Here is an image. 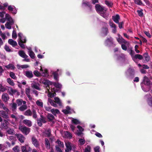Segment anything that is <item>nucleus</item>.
<instances>
[{"label": "nucleus", "instance_id": "1", "mask_svg": "<svg viewBox=\"0 0 152 152\" xmlns=\"http://www.w3.org/2000/svg\"><path fill=\"white\" fill-rule=\"evenodd\" d=\"M125 74L127 78L132 79L134 76L135 70L133 68L130 67L125 72Z\"/></svg>", "mask_w": 152, "mask_h": 152}, {"label": "nucleus", "instance_id": "2", "mask_svg": "<svg viewBox=\"0 0 152 152\" xmlns=\"http://www.w3.org/2000/svg\"><path fill=\"white\" fill-rule=\"evenodd\" d=\"M142 83L148 87V90H144V91L145 92H148V91H149L150 90H151V92L152 93V90H151V87L150 86L151 81L146 76L144 77Z\"/></svg>", "mask_w": 152, "mask_h": 152}, {"label": "nucleus", "instance_id": "3", "mask_svg": "<svg viewBox=\"0 0 152 152\" xmlns=\"http://www.w3.org/2000/svg\"><path fill=\"white\" fill-rule=\"evenodd\" d=\"M40 118H37V123L39 126L41 127L42 125V123L45 124L47 123L46 118L42 115L40 116Z\"/></svg>", "mask_w": 152, "mask_h": 152}, {"label": "nucleus", "instance_id": "4", "mask_svg": "<svg viewBox=\"0 0 152 152\" xmlns=\"http://www.w3.org/2000/svg\"><path fill=\"white\" fill-rule=\"evenodd\" d=\"M19 129L22 133L25 135L28 134L30 132V129L25 126H20L19 127Z\"/></svg>", "mask_w": 152, "mask_h": 152}, {"label": "nucleus", "instance_id": "5", "mask_svg": "<svg viewBox=\"0 0 152 152\" xmlns=\"http://www.w3.org/2000/svg\"><path fill=\"white\" fill-rule=\"evenodd\" d=\"M95 9L96 12L98 13H100L104 12V11L106 12L107 9L105 7L99 4H96L95 6Z\"/></svg>", "mask_w": 152, "mask_h": 152}, {"label": "nucleus", "instance_id": "6", "mask_svg": "<svg viewBox=\"0 0 152 152\" xmlns=\"http://www.w3.org/2000/svg\"><path fill=\"white\" fill-rule=\"evenodd\" d=\"M22 152H31V148L27 145L21 146Z\"/></svg>", "mask_w": 152, "mask_h": 152}, {"label": "nucleus", "instance_id": "7", "mask_svg": "<svg viewBox=\"0 0 152 152\" xmlns=\"http://www.w3.org/2000/svg\"><path fill=\"white\" fill-rule=\"evenodd\" d=\"M104 43L106 46H110L113 43V39L111 37L107 38L105 41Z\"/></svg>", "mask_w": 152, "mask_h": 152}, {"label": "nucleus", "instance_id": "8", "mask_svg": "<svg viewBox=\"0 0 152 152\" xmlns=\"http://www.w3.org/2000/svg\"><path fill=\"white\" fill-rule=\"evenodd\" d=\"M109 31L107 27H103L102 28L101 33L103 37L107 36L109 33Z\"/></svg>", "mask_w": 152, "mask_h": 152}, {"label": "nucleus", "instance_id": "9", "mask_svg": "<svg viewBox=\"0 0 152 152\" xmlns=\"http://www.w3.org/2000/svg\"><path fill=\"white\" fill-rule=\"evenodd\" d=\"M18 140L21 142L23 143L25 139V137L21 134H15Z\"/></svg>", "mask_w": 152, "mask_h": 152}, {"label": "nucleus", "instance_id": "10", "mask_svg": "<svg viewBox=\"0 0 152 152\" xmlns=\"http://www.w3.org/2000/svg\"><path fill=\"white\" fill-rule=\"evenodd\" d=\"M9 112L4 110L0 111V115L4 118L7 119L9 118L8 115Z\"/></svg>", "mask_w": 152, "mask_h": 152}, {"label": "nucleus", "instance_id": "11", "mask_svg": "<svg viewBox=\"0 0 152 152\" xmlns=\"http://www.w3.org/2000/svg\"><path fill=\"white\" fill-rule=\"evenodd\" d=\"M31 141L32 144L36 147H37L39 146V143L37 139L35 137L33 136L31 138Z\"/></svg>", "mask_w": 152, "mask_h": 152}, {"label": "nucleus", "instance_id": "12", "mask_svg": "<svg viewBox=\"0 0 152 152\" xmlns=\"http://www.w3.org/2000/svg\"><path fill=\"white\" fill-rule=\"evenodd\" d=\"M145 96L148 98L147 102L148 104L151 106H152V99L151 94L146 95Z\"/></svg>", "mask_w": 152, "mask_h": 152}, {"label": "nucleus", "instance_id": "13", "mask_svg": "<svg viewBox=\"0 0 152 152\" xmlns=\"http://www.w3.org/2000/svg\"><path fill=\"white\" fill-rule=\"evenodd\" d=\"M8 43L12 46L13 47L17 45V43L16 41L13 40L12 39H10L8 40Z\"/></svg>", "mask_w": 152, "mask_h": 152}, {"label": "nucleus", "instance_id": "14", "mask_svg": "<svg viewBox=\"0 0 152 152\" xmlns=\"http://www.w3.org/2000/svg\"><path fill=\"white\" fill-rule=\"evenodd\" d=\"M120 19V16L118 14H117L116 15L113 16L112 17V19L116 23H118L119 20Z\"/></svg>", "mask_w": 152, "mask_h": 152}, {"label": "nucleus", "instance_id": "15", "mask_svg": "<svg viewBox=\"0 0 152 152\" xmlns=\"http://www.w3.org/2000/svg\"><path fill=\"white\" fill-rule=\"evenodd\" d=\"M43 83L45 85H47V87L50 88L49 85H53V82H52L48 80H45L43 81Z\"/></svg>", "mask_w": 152, "mask_h": 152}, {"label": "nucleus", "instance_id": "16", "mask_svg": "<svg viewBox=\"0 0 152 152\" xmlns=\"http://www.w3.org/2000/svg\"><path fill=\"white\" fill-rule=\"evenodd\" d=\"M23 123L28 127H31L32 125L31 121L29 120H24L23 121Z\"/></svg>", "mask_w": 152, "mask_h": 152}, {"label": "nucleus", "instance_id": "17", "mask_svg": "<svg viewBox=\"0 0 152 152\" xmlns=\"http://www.w3.org/2000/svg\"><path fill=\"white\" fill-rule=\"evenodd\" d=\"M18 54L20 56L23 58H26L28 57V56L25 53L24 51L23 50H20L18 52Z\"/></svg>", "mask_w": 152, "mask_h": 152}, {"label": "nucleus", "instance_id": "18", "mask_svg": "<svg viewBox=\"0 0 152 152\" xmlns=\"http://www.w3.org/2000/svg\"><path fill=\"white\" fill-rule=\"evenodd\" d=\"M2 99L4 102H7L9 99L8 94L7 93L3 94L2 96Z\"/></svg>", "mask_w": 152, "mask_h": 152}, {"label": "nucleus", "instance_id": "19", "mask_svg": "<svg viewBox=\"0 0 152 152\" xmlns=\"http://www.w3.org/2000/svg\"><path fill=\"white\" fill-rule=\"evenodd\" d=\"M26 40L24 39V41H22V39H20V40H19L18 42V45L22 48L24 49L25 48V45L23 44L24 43H26Z\"/></svg>", "mask_w": 152, "mask_h": 152}, {"label": "nucleus", "instance_id": "20", "mask_svg": "<svg viewBox=\"0 0 152 152\" xmlns=\"http://www.w3.org/2000/svg\"><path fill=\"white\" fill-rule=\"evenodd\" d=\"M45 146L47 149H50V145L48 139L45 138Z\"/></svg>", "mask_w": 152, "mask_h": 152}, {"label": "nucleus", "instance_id": "21", "mask_svg": "<svg viewBox=\"0 0 152 152\" xmlns=\"http://www.w3.org/2000/svg\"><path fill=\"white\" fill-rule=\"evenodd\" d=\"M117 41L119 43H124L126 44V41L122 37H120L119 38H117Z\"/></svg>", "mask_w": 152, "mask_h": 152}, {"label": "nucleus", "instance_id": "22", "mask_svg": "<svg viewBox=\"0 0 152 152\" xmlns=\"http://www.w3.org/2000/svg\"><path fill=\"white\" fill-rule=\"evenodd\" d=\"M47 118L48 119L49 121L51 122L55 119L54 116L51 114L48 113L47 116Z\"/></svg>", "mask_w": 152, "mask_h": 152}, {"label": "nucleus", "instance_id": "23", "mask_svg": "<svg viewBox=\"0 0 152 152\" xmlns=\"http://www.w3.org/2000/svg\"><path fill=\"white\" fill-rule=\"evenodd\" d=\"M26 76L29 78H32L33 76L32 72L30 71H26Z\"/></svg>", "mask_w": 152, "mask_h": 152}, {"label": "nucleus", "instance_id": "24", "mask_svg": "<svg viewBox=\"0 0 152 152\" xmlns=\"http://www.w3.org/2000/svg\"><path fill=\"white\" fill-rule=\"evenodd\" d=\"M7 133L8 134L13 135L15 134V131L14 130L11 128H8L6 131Z\"/></svg>", "mask_w": 152, "mask_h": 152}, {"label": "nucleus", "instance_id": "25", "mask_svg": "<svg viewBox=\"0 0 152 152\" xmlns=\"http://www.w3.org/2000/svg\"><path fill=\"white\" fill-rule=\"evenodd\" d=\"M143 57L145 59V61H146V62H148L149 61L150 57L148 56V53H145L143 54Z\"/></svg>", "mask_w": 152, "mask_h": 152}, {"label": "nucleus", "instance_id": "26", "mask_svg": "<svg viewBox=\"0 0 152 152\" xmlns=\"http://www.w3.org/2000/svg\"><path fill=\"white\" fill-rule=\"evenodd\" d=\"M48 101L52 105L55 107H57V104L55 102L54 100H52L48 98Z\"/></svg>", "mask_w": 152, "mask_h": 152}, {"label": "nucleus", "instance_id": "27", "mask_svg": "<svg viewBox=\"0 0 152 152\" xmlns=\"http://www.w3.org/2000/svg\"><path fill=\"white\" fill-rule=\"evenodd\" d=\"M0 108H2L5 111L7 112H9V109L5 106L4 104L3 103L0 104Z\"/></svg>", "mask_w": 152, "mask_h": 152}, {"label": "nucleus", "instance_id": "28", "mask_svg": "<svg viewBox=\"0 0 152 152\" xmlns=\"http://www.w3.org/2000/svg\"><path fill=\"white\" fill-rule=\"evenodd\" d=\"M32 112L31 111V110L28 109L24 113V115L26 116H31L32 115Z\"/></svg>", "mask_w": 152, "mask_h": 152}, {"label": "nucleus", "instance_id": "29", "mask_svg": "<svg viewBox=\"0 0 152 152\" xmlns=\"http://www.w3.org/2000/svg\"><path fill=\"white\" fill-rule=\"evenodd\" d=\"M51 112L54 115H56V114H59L60 113V111L58 109H53L51 110Z\"/></svg>", "mask_w": 152, "mask_h": 152}, {"label": "nucleus", "instance_id": "30", "mask_svg": "<svg viewBox=\"0 0 152 152\" xmlns=\"http://www.w3.org/2000/svg\"><path fill=\"white\" fill-rule=\"evenodd\" d=\"M28 53L30 57L32 59H34L35 58V54L34 52L31 50H30Z\"/></svg>", "mask_w": 152, "mask_h": 152}, {"label": "nucleus", "instance_id": "31", "mask_svg": "<svg viewBox=\"0 0 152 152\" xmlns=\"http://www.w3.org/2000/svg\"><path fill=\"white\" fill-rule=\"evenodd\" d=\"M56 143H57L58 144V146L59 147L62 148L64 147V145L63 142H61L58 139L56 141Z\"/></svg>", "mask_w": 152, "mask_h": 152}, {"label": "nucleus", "instance_id": "32", "mask_svg": "<svg viewBox=\"0 0 152 152\" xmlns=\"http://www.w3.org/2000/svg\"><path fill=\"white\" fill-rule=\"evenodd\" d=\"M27 108V107L26 105H23L20 107L19 110L21 111H23L26 109Z\"/></svg>", "mask_w": 152, "mask_h": 152}, {"label": "nucleus", "instance_id": "33", "mask_svg": "<svg viewBox=\"0 0 152 152\" xmlns=\"http://www.w3.org/2000/svg\"><path fill=\"white\" fill-rule=\"evenodd\" d=\"M104 3L105 4L109 7H112L113 5L112 3L109 1L107 0H106L104 1Z\"/></svg>", "mask_w": 152, "mask_h": 152}, {"label": "nucleus", "instance_id": "34", "mask_svg": "<svg viewBox=\"0 0 152 152\" xmlns=\"http://www.w3.org/2000/svg\"><path fill=\"white\" fill-rule=\"evenodd\" d=\"M23 34L21 33H18V36L19 37V40H20V39H22V41H24V39H26V37L24 36H22Z\"/></svg>", "mask_w": 152, "mask_h": 152}, {"label": "nucleus", "instance_id": "35", "mask_svg": "<svg viewBox=\"0 0 152 152\" xmlns=\"http://www.w3.org/2000/svg\"><path fill=\"white\" fill-rule=\"evenodd\" d=\"M134 57L135 58L138 59L139 60H142L143 58V56L139 54H136L134 55Z\"/></svg>", "mask_w": 152, "mask_h": 152}, {"label": "nucleus", "instance_id": "36", "mask_svg": "<svg viewBox=\"0 0 152 152\" xmlns=\"http://www.w3.org/2000/svg\"><path fill=\"white\" fill-rule=\"evenodd\" d=\"M71 143L69 142L66 143V148L65 150H69L71 151L72 150V147L70 145Z\"/></svg>", "mask_w": 152, "mask_h": 152}, {"label": "nucleus", "instance_id": "37", "mask_svg": "<svg viewBox=\"0 0 152 152\" xmlns=\"http://www.w3.org/2000/svg\"><path fill=\"white\" fill-rule=\"evenodd\" d=\"M7 82L11 85L14 86L15 85V83H14L13 80H12L10 78H7Z\"/></svg>", "mask_w": 152, "mask_h": 152}, {"label": "nucleus", "instance_id": "38", "mask_svg": "<svg viewBox=\"0 0 152 152\" xmlns=\"http://www.w3.org/2000/svg\"><path fill=\"white\" fill-rule=\"evenodd\" d=\"M53 85L56 88L60 89L62 87V85L59 83L53 82Z\"/></svg>", "mask_w": 152, "mask_h": 152}, {"label": "nucleus", "instance_id": "39", "mask_svg": "<svg viewBox=\"0 0 152 152\" xmlns=\"http://www.w3.org/2000/svg\"><path fill=\"white\" fill-rule=\"evenodd\" d=\"M72 123L76 125L79 124L80 123V121L76 119L73 118L72 120Z\"/></svg>", "mask_w": 152, "mask_h": 152}, {"label": "nucleus", "instance_id": "40", "mask_svg": "<svg viewBox=\"0 0 152 152\" xmlns=\"http://www.w3.org/2000/svg\"><path fill=\"white\" fill-rule=\"evenodd\" d=\"M51 130L50 129H48L45 131V134L47 135V136L48 137H49L50 136L51 133Z\"/></svg>", "mask_w": 152, "mask_h": 152}, {"label": "nucleus", "instance_id": "41", "mask_svg": "<svg viewBox=\"0 0 152 152\" xmlns=\"http://www.w3.org/2000/svg\"><path fill=\"white\" fill-rule=\"evenodd\" d=\"M106 12L104 11L100 13V15L103 17L104 18H105L106 19H107L108 17L106 15Z\"/></svg>", "mask_w": 152, "mask_h": 152}, {"label": "nucleus", "instance_id": "42", "mask_svg": "<svg viewBox=\"0 0 152 152\" xmlns=\"http://www.w3.org/2000/svg\"><path fill=\"white\" fill-rule=\"evenodd\" d=\"M10 76L12 78L14 79H16V77L14 73L12 72H10Z\"/></svg>", "mask_w": 152, "mask_h": 152}, {"label": "nucleus", "instance_id": "43", "mask_svg": "<svg viewBox=\"0 0 152 152\" xmlns=\"http://www.w3.org/2000/svg\"><path fill=\"white\" fill-rule=\"evenodd\" d=\"M135 3L139 5H143V4L141 0H134Z\"/></svg>", "mask_w": 152, "mask_h": 152}, {"label": "nucleus", "instance_id": "44", "mask_svg": "<svg viewBox=\"0 0 152 152\" xmlns=\"http://www.w3.org/2000/svg\"><path fill=\"white\" fill-rule=\"evenodd\" d=\"M65 135L67 137H69L70 138L72 137L71 133L68 131L66 132L65 133Z\"/></svg>", "mask_w": 152, "mask_h": 152}, {"label": "nucleus", "instance_id": "45", "mask_svg": "<svg viewBox=\"0 0 152 152\" xmlns=\"http://www.w3.org/2000/svg\"><path fill=\"white\" fill-rule=\"evenodd\" d=\"M53 75L54 77V79L56 80H58V73L56 72H54L53 73Z\"/></svg>", "mask_w": 152, "mask_h": 152}, {"label": "nucleus", "instance_id": "46", "mask_svg": "<svg viewBox=\"0 0 152 152\" xmlns=\"http://www.w3.org/2000/svg\"><path fill=\"white\" fill-rule=\"evenodd\" d=\"M16 102L18 106L21 105L22 104V99H18L16 100Z\"/></svg>", "mask_w": 152, "mask_h": 152}, {"label": "nucleus", "instance_id": "47", "mask_svg": "<svg viewBox=\"0 0 152 152\" xmlns=\"http://www.w3.org/2000/svg\"><path fill=\"white\" fill-rule=\"evenodd\" d=\"M36 104L39 106L42 107L43 106V103L42 102H40L39 100H37L36 102Z\"/></svg>", "mask_w": 152, "mask_h": 152}, {"label": "nucleus", "instance_id": "48", "mask_svg": "<svg viewBox=\"0 0 152 152\" xmlns=\"http://www.w3.org/2000/svg\"><path fill=\"white\" fill-rule=\"evenodd\" d=\"M58 147V146L56 145L55 146V150L56 152H63L62 151L60 148Z\"/></svg>", "mask_w": 152, "mask_h": 152}, {"label": "nucleus", "instance_id": "49", "mask_svg": "<svg viewBox=\"0 0 152 152\" xmlns=\"http://www.w3.org/2000/svg\"><path fill=\"white\" fill-rule=\"evenodd\" d=\"M19 147L18 146H16L13 148V150L14 152H20V150L19 149Z\"/></svg>", "mask_w": 152, "mask_h": 152}, {"label": "nucleus", "instance_id": "50", "mask_svg": "<svg viewBox=\"0 0 152 152\" xmlns=\"http://www.w3.org/2000/svg\"><path fill=\"white\" fill-rule=\"evenodd\" d=\"M4 48L6 51L7 52H10L12 51L11 49L8 46H7V45H6L5 46Z\"/></svg>", "mask_w": 152, "mask_h": 152}, {"label": "nucleus", "instance_id": "51", "mask_svg": "<svg viewBox=\"0 0 152 152\" xmlns=\"http://www.w3.org/2000/svg\"><path fill=\"white\" fill-rule=\"evenodd\" d=\"M5 19L7 20H10L12 18L8 14H6L5 15Z\"/></svg>", "mask_w": 152, "mask_h": 152}, {"label": "nucleus", "instance_id": "52", "mask_svg": "<svg viewBox=\"0 0 152 152\" xmlns=\"http://www.w3.org/2000/svg\"><path fill=\"white\" fill-rule=\"evenodd\" d=\"M12 37L13 38L16 39L17 37L16 33L15 30L13 31L12 34Z\"/></svg>", "mask_w": 152, "mask_h": 152}, {"label": "nucleus", "instance_id": "53", "mask_svg": "<svg viewBox=\"0 0 152 152\" xmlns=\"http://www.w3.org/2000/svg\"><path fill=\"white\" fill-rule=\"evenodd\" d=\"M138 15L140 17H142L143 14L142 12V10H137V11Z\"/></svg>", "mask_w": 152, "mask_h": 152}, {"label": "nucleus", "instance_id": "54", "mask_svg": "<svg viewBox=\"0 0 152 152\" xmlns=\"http://www.w3.org/2000/svg\"><path fill=\"white\" fill-rule=\"evenodd\" d=\"M109 25L112 28H115L116 27V25L113 22L110 21L109 22Z\"/></svg>", "mask_w": 152, "mask_h": 152}, {"label": "nucleus", "instance_id": "55", "mask_svg": "<svg viewBox=\"0 0 152 152\" xmlns=\"http://www.w3.org/2000/svg\"><path fill=\"white\" fill-rule=\"evenodd\" d=\"M91 147L88 145L85 148L84 152H90Z\"/></svg>", "mask_w": 152, "mask_h": 152}, {"label": "nucleus", "instance_id": "56", "mask_svg": "<svg viewBox=\"0 0 152 152\" xmlns=\"http://www.w3.org/2000/svg\"><path fill=\"white\" fill-rule=\"evenodd\" d=\"M6 90V89L2 85L0 84V91L3 92L5 91Z\"/></svg>", "mask_w": 152, "mask_h": 152}, {"label": "nucleus", "instance_id": "57", "mask_svg": "<svg viewBox=\"0 0 152 152\" xmlns=\"http://www.w3.org/2000/svg\"><path fill=\"white\" fill-rule=\"evenodd\" d=\"M32 112L33 113V117L34 118H37V115L36 110H33Z\"/></svg>", "mask_w": 152, "mask_h": 152}, {"label": "nucleus", "instance_id": "58", "mask_svg": "<svg viewBox=\"0 0 152 152\" xmlns=\"http://www.w3.org/2000/svg\"><path fill=\"white\" fill-rule=\"evenodd\" d=\"M32 87L39 91H40L41 90L40 88L36 84H34L32 86Z\"/></svg>", "mask_w": 152, "mask_h": 152}, {"label": "nucleus", "instance_id": "59", "mask_svg": "<svg viewBox=\"0 0 152 152\" xmlns=\"http://www.w3.org/2000/svg\"><path fill=\"white\" fill-rule=\"evenodd\" d=\"M0 35L3 39H5L6 37V35L4 33H2L1 31H0Z\"/></svg>", "mask_w": 152, "mask_h": 152}, {"label": "nucleus", "instance_id": "60", "mask_svg": "<svg viewBox=\"0 0 152 152\" xmlns=\"http://www.w3.org/2000/svg\"><path fill=\"white\" fill-rule=\"evenodd\" d=\"M79 141L81 145L84 144L85 142V140L81 138L79 139Z\"/></svg>", "mask_w": 152, "mask_h": 152}, {"label": "nucleus", "instance_id": "61", "mask_svg": "<svg viewBox=\"0 0 152 152\" xmlns=\"http://www.w3.org/2000/svg\"><path fill=\"white\" fill-rule=\"evenodd\" d=\"M6 27L8 29H10L11 28V26L8 23H6L5 24Z\"/></svg>", "mask_w": 152, "mask_h": 152}, {"label": "nucleus", "instance_id": "62", "mask_svg": "<svg viewBox=\"0 0 152 152\" xmlns=\"http://www.w3.org/2000/svg\"><path fill=\"white\" fill-rule=\"evenodd\" d=\"M26 94V95L30 94V89L29 88H26L25 89Z\"/></svg>", "mask_w": 152, "mask_h": 152}, {"label": "nucleus", "instance_id": "63", "mask_svg": "<svg viewBox=\"0 0 152 152\" xmlns=\"http://www.w3.org/2000/svg\"><path fill=\"white\" fill-rule=\"evenodd\" d=\"M100 147L99 146H97L94 148V151L95 152H100Z\"/></svg>", "mask_w": 152, "mask_h": 152}, {"label": "nucleus", "instance_id": "64", "mask_svg": "<svg viewBox=\"0 0 152 152\" xmlns=\"http://www.w3.org/2000/svg\"><path fill=\"white\" fill-rule=\"evenodd\" d=\"M2 128L4 129H7L8 128V125L3 124L2 125Z\"/></svg>", "mask_w": 152, "mask_h": 152}]
</instances>
